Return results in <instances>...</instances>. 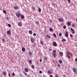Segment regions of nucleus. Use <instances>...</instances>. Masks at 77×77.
Instances as JSON below:
<instances>
[{"mask_svg":"<svg viewBox=\"0 0 77 77\" xmlns=\"http://www.w3.org/2000/svg\"><path fill=\"white\" fill-rule=\"evenodd\" d=\"M48 72L49 74H52L51 72V71L50 70H48Z\"/></svg>","mask_w":77,"mask_h":77,"instance_id":"16","label":"nucleus"},{"mask_svg":"<svg viewBox=\"0 0 77 77\" xmlns=\"http://www.w3.org/2000/svg\"><path fill=\"white\" fill-rule=\"evenodd\" d=\"M67 24L68 26H71V23H70V22H67Z\"/></svg>","mask_w":77,"mask_h":77,"instance_id":"27","label":"nucleus"},{"mask_svg":"<svg viewBox=\"0 0 77 77\" xmlns=\"http://www.w3.org/2000/svg\"><path fill=\"white\" fill-rule=\"evenodd\" d=\"M50 23H51V20L50 21Z\"/></svg>","mask_w":77,"mask_h":77,"instance_id":"58","label":"nucleus"},{"mask_svg":"<svg viewBox=\"0 0 77 77\" xmlns=\"http://www.w3.org/2000/svg\"><path fill=\"white\" fill-rule=\"evenodd\" d=\"M8 27H11V25L10 24H8Z\"/></svg>","mask_w":77,"mask_h":77,"instance_id":"36","label":"nucleus"},{"mask_svg":"<svg viewBox=\"0 0 77 77\" xmlns=\"http://www.w3.org/2000/svg\"><path fill=\"white\" fill-rule=\"evenodd\" d=\"M56 53V50H54L53 51L52 55L54 58H55V57H56V56H57V54Z\"/></svg>","mask_w":77,"mask_h":77,"instance_id":"1","label":"nucleus"},{"mask_svg":"<svg viewBox=\"0 0 77 77\" xmlns=\"http://www.w3.org/2000/svg\"><path fill=\"white\" fill-rule=\"evenodd\" d=\"M59 54L60 56H63V52H59Z\"/></svg>","mask_w":77,"mask_h":77,"instance_id":"13","label":"nucleus"},{"mask_svg":"<svg viewBox=\"0 0 77 77\" xmlns=\"http://www.w3.org/2000/svg\"><path fill=\"white\" fill-rule=\"evenodd\" d=\"M32 9L34 11H35V8L33 6L32 7Z\"/></svg>","mask_w":77,"mask_h":77,"instance_id":"19","label":"nucleus"},{"mask_svg":"<svg viewBox=\"0 0 77 77\" xmlns=\"http://www.w3.org/2000/svg\"><path fill=\"white\" fill-rule=\"evenodd\" d=\"M6 19H7V20H8V17H6Z\"/></svg>","mask_w":77,"mask_h":77,"instance_id":"55","label":"nucleus"},{"mask_svg":"<svg viewBox=\"0 0 77 77\" xmlns=\"http://www.w3.org/2000/svg\"><path fill=\"white\" fill-rule=\"evenodd\" d=\"M6 74H7V72H6V71H4L3 72V75L4 76H6Z\"/></svg>","mask_w":77,"mask_h":77,"instance_id":"12","label":"nucleus"},{"mask_svg":"<svg viewBox=\"0 0 77 77\" xmlns=\"http://www.w3.org/2000/svg\"><path fill=\"white\" fill-rule=\"evenodd\" d=\"M33 36H36V33H34L33 34Z\"/></svg>","mask_w":77,"mask_h":77,"instance_id":"43","label":"nucleus"},{"mask_svg":"<svg viewBox=\"0 0 77 77\" xmlns=\"http://www.w3.org/2000/svg\"><path fill=\"white\" fill-rule=\"evenodd\" d=\"M52 6H55L56 5V4H55L53 3L52 4Z\"/></svg>","mask_w":77,"mask_h":77,"instance_id":"42","label":"nucleus"},{"mask_svg":"<svg viewBox=\"0 0 77 77\" xmlns=\"http://www.w3.org/2000/svg\"><path fill=\"white\" fill-rule=\"evenodd\" d=\"M63 77H66V76H65V75H63Z\"/></svg>","mask_w":77,"mask_h":77,"instance_id":"56","label":"nucleus"},{"mask_svg":"<svg viewBox=\"0 0 77 77\" xmlns=\"http://www.w3.org/2000/svg\"><path fill=\"white\" fill-rule=\"evenodd\" d=\"M72 69L74 72H75V73L77 71V68H76L75 67H73L72 68Z\"/></svg>","mask_w":77,"mask_h":77,"instance_id":"3","label":"nucleus"},{"mask_svg":"<svg viewBox=\"0 0 77 77\" xmlns=\"http://www.w3.org/2000/svg\"><path fill=\"white\" fill-rule=\"evenodd\" d=\"M15 73H14V72H13L12 73V76L13 77H14V76H15Z\"/></svg>","mask_w":77,"mask_h":77,"instance_id":"34","label":"nucleus"},{"mask_svg":"<svg viewBox=\"0 0 77 77\" xmlns=\"http://www.w3.org/2000/svg\"><path fill=\"white\" fill-rule=\"evenodd\" d=\"M32 69H35V66L33 65H32Z\"/></svg>","mask_w":77,"mask_h":77,"instance_id":"26","label":"nucleus"},{"mask_svg":"<svg viewBox=\"0 0 77 77\" xmlns=\"http://www.w3.org/2000/svg\"><path fill=\"white\" fill-rule=\"evenodd\" d=\"M49 30L51 32H52V31L53 30V29L52 28H49Z\"/></svg>","mask_w":77,"mask_h":77,"instance_id":"25","label":"nucleus"},{"mask_svg":"<svg viewBox=\"0 0 77 77\" xmlns=\"http://www.w3.org/2000/svg\"><path fill=\"white\" fill-rule=\"evenodd\" d=\"M62 34L60 32L59 34V36H62Z\"/></svg>","mask_w":77,"mask_h":77,"instance_id":"33","label":"nucleus"},{"mask_svg":"<svg viewBox=\"0 0 77 77\" xmlns=\"http://www.w3.org/2000/svg\"><path fill=\"white\" fill-rule=\"evenodd\" d=\"M53 45L54 46V47H57V44L55 42H53Z\"/></svg>","mask_w":77,"mask_h":77,"instance_id":"7","label":"nucleus"},{"mask_svg":"<svg viewBox=\"0 0 77 77\" xmlns=\"http://www.w3.org/2000/svg\"><path fill=\"white\" fill-rule=\"evenodd\" d=\"M76 21H77V18L76 19Z\"/></svg>","mask_w":77,"mask_h":77,"instance_id":"57","label":"nucleus"},{"mask_svg":"<svg viewBox=\"0 0 77 77\" xmlns=\"http://www.w3.org/2000/svg\"><path fill=\"white\" fill-rule=\"evenodd\" d=\"M17 24L19 26H22V23L21 22H18Z\"/></svg>","mask_w":77,"mask_h":77,"instance_id":"9","label":"nucleus"},{"mask_svg":"<svg viewBox=\"0 0 77 77\" xmlns=\"http://www.w3.org/2000/svg\"><path fill=\"white\" fill-rule=\"evenodd\" d=\"M70 37H73V36H72V35H71V34H70Z\"/></svg>","mask_w":77,"mask_h":77,"instance_id":"47","label":"nucleus"},{"mask_svg":"<svg viewBox=\"0 0 77 77\" xmlns=\"http://www.w3.org/2000/svg\"><path fill=\"white\" fill-rule=\"evenodd\" d=\"M29 63H30L31 64H32V62L31 60H29Z\"/></svg>","mask_w":77,"mask_h":77,"instance_id":"30","label":"nucleus"},{"mask_svg":"<svg viewBox=\"0 0 77 77\" xmlns=\"http://www.w3.org/2000/svg\"><path fill=\"white\" fill-rule=\"evenodd\" d=\"M67 56L69 58V59H70V58H71V57H70V56H69V55H67Z\"/></svg>","mask_w":77,"mask_h":77,"instance_id":"41","label":"nucleus"},{"mask_svg":"<svg viewBox=\"0 0 77 77\" xmlns=\"http://www.w3.org/2000/svg\"><path fill=\"white\" fill-rule=\"evenodd\" d=\"M22 51H25L26 50L25 49V48H22Z\"/></svg>","mask_w":77,"mask_h":77,"instance_id":"17","label":"nucleus"},{"mask_svg":"<svg viewBox=\"0 0 77 77\" xmlns=\"http://www.w3.org/2000/svg\"><path fill=\"white\" fill-rule=\"evenodd\" d=\"M68 1L69 3H71V0H68Z\"/></svg>","mask_w":77,"mask_h":77,"instance_id":"46","label":"nucleus"},{"mask_svg":"<svg viewBox=\"0 0 77 77\" xmlns=\"http://www.w3.org/2000/svg\"><path fill=\"white\" fill-rule=\"evenodd\" d=\"M35 23L36 24H37V25L39 26V22H38V21H36L35 22Z\"/></svg>","mask_w":77,"mask_h":77,"instance_id":"20","label":"nucleus"},{"mask_svg":"<svg viewBox=\"0 0 77 77\" xmlns=\"http://www.w3.org/2000/svg\"><path fill=\"white\" fill-rule=\"evenodd\" d=\"M49 51H51L52 50V49H51L50 48V49H49Z\"/></svg>","mask_w":77,"mask_h":77,"instance_id":"48","label":"nucleus"},{"mask_svg":"<svg viewBox=\"0 0 77 77\" xmlns=\"http://www.w3.org/2000/svg\"><path fill=\"white\" fill-rule=\"evenodd\" d=\"M49 76L50 77H53V76L52 75H50Z\"/></svg>","mask_w":77,"mask_h":77,"instance_id":"45","label":"nucleus"},{"mask_svg":"<svg viewBox=\"0 0 77 77\" xmlns=\"http://www.w3.org/2000/svg\"><path fill=\"white\" fill-rule=\"evenodd\" d=\"M75 62H77V59L76 58L75 59Z\"/></svg>","mask_w":77,"mask_h":77,"instance_id":"54","label":"nucleus"},{"mask_svg":"<svg viewBox=\"0 0 77 77\" xmlns=\"http://www.w3.org/2000/svg\"><path fill=\"white\" fill-rule=\"evenodd\" d=\"M57 66L58 67H59V68H60V64H58Z\"/></svg>","mask_w":77,"mask_h":77,"instance_id":"44","label":"nucleus"},{"mask_svg":"<svg viewBox=\"0 0 77 77\" xmlns=\"http://www.w3.org/2000/svg\"><path fill=\"white\" fill-rule=\"evenodd\" d=\"M16 16L17 17H20L21 16V13H17L16 14Z\"/></svg>","mask_w":77,"mask_h":77,"instance_id":"2","label":"nucleus"},{"mask_svg":"<svg viewBox=\"0 0 77 77\" xmlns=\"http://www.w3.org/2000/svg\"><path fill=\"white\" fill-rule=\"evenodd\" d=\"M53 36H54V37H55V38L57 36L56 34L55 33H54L53 34Z\"/></svg>","mask_w":77,"mask_h":77,"instance_id":"28","label":"nucleus"},{"mask_svg":"<svg viewBox=\"0 0 77 77\" xmlns=\"http://www.w3.org/2000/svg\"><path fill=\"white\" fill-rule=\"evenodd\" d=\"M62 42H64V41H66V39H63L62 40Z\"/></svg>","mask_w":77,"mask_h":77,"instance_id":"31","label":"nucleus"},{"mask_svg":"<svg viewBox=\"0 0 77 77\" xmlns=\"http://www.w3.org/2000/svg\"><path fill=\"white\" fill-rule=\"evenodd\" d=\"M44 60H45L46 61H47L48 60V59H47V57H45L44 58Z\"/></svg>","mask_w":77,"mask_h":77,"instance_id":"22","label":"nucleus"},{"mask_svg":"<svg viewBox=\"0 0 77 77\" xmlns=\"http://www.w3.org/2000/svg\"><path fill=\"white\" fill-rule=\"evenodd\" d=\"M63 27L64 29H65L66 28V26H63Z\"/></svg>","mask_w":77,"mask_h":77,"instance_id":"37","label":"nucleus"},{"mask_svg":"<svg viewBox=\"0 0 77 77\" xmlns=\"http://www.w3.org/2000/svg\"><path fill=\"white\" fill-rule=\"evenodd\" d=\"M24 70L25 72H29V68H27V67H25L24 68Z\"/></svg>","mask_w":77,"mask_h":77,"instance_id":"4","label":"nucleus"},{"mask_svg":"<svg viewBox=\"0 0 77 77\" xmlns=\"http://www.w3.org/2000/svg\"><path fill=\"white\" fill-rule=\"evenodd\" d=\"M2 41H5V40L4 39H2Z\"/></svg>","mask_w":77,"mask_h":77,"instance_id":"53","label":"nucleus"},{"mask_svg":"<svg viewBox=\"0 0 77 77\" xmlns=\"http://www.w3.org/2000/svg\"><path fill=\"white\" fill-rule=\"evenodd\" d=\"M8 75H9V77H11V76L10 75V73H8Z\"/></svg>","mask_w":77,"mask_h":77,"instance_id":"52","label":"nucleus"},{"mask_svg":"<svg viewBox=\"0 0 77 77\" xmlns=\"http://www.w3.org/2000/svg\"><path fill=\"white\" fill-rule=\"evenodd\" d=\"M31 41L32 42H35V39L33 38H31Z\"/></svg>","mask_w":77,"mask_h":77,"instance_id":"10","label":"nucleus"},{"mask_svg":"<svg viewBox=\"0 0 77 77\" xmlns=\"http://www.w3.org/2000/svg\"><path fill=\"white\" fill-rule=\"evenodd\" d=\"M21 18H22V19H23L24 18V16L22 15H21Z\"/></svg>","mask_w":77,"mask_h":77,"instance_id":"29","label":"nucleus"},{"mask_svg":"<svg viewBox=\"0 0 77 77\" xmlns=\"http://www.w3.org/2000/svg\"><path fill=\"white\" fill-rule=\"evenodd\" d=\"M38 10L39 12H41V8H39L38 9Z\"/></svg>","mask_w":77,"mask_h":77,"instance_id":"32","label":"nucleus"},{"mask_svg":"<svg viewBox=\"0 0 77 77\" xmlns=\"http://www.w3.org/2000/svg\"><path fill=\"white\" fill-rule=\"evenodd\" d=\"M11 32L10 30L7 31V35H11Z\"/></svg>","mask_w":77,"mask_h":77,"instance_id":"8","label":"nucleus"},{"mask_svg":"<svg viewBox=\"0 0 77 77\" xmlns=\"http://www.w3.org/2000/svg\"><path fill=\"white\" fill-rule=\"evenodd\" d=\"M40 43H41V45H43V44H44V43L43 42V41H42V40H41L40 41Z\"/></svg>","mask_w":77,"mask_h":77,"instance_id":"21","label":"nucleus"},{"mask_svg":"<svg viewBox=\"0 0 77 77\" xmlns=\"http://www.w3.org/2000/svg\"><path fill=\"white\" fill-rule=\"evenodd\" d=\"M58 62L59 63H60V64L62 63V60H59Z\"/></svg>","mask_w":77,"mask_h":77,"instance_id":"24","label":"nucleus"},{"mask_svg":"<svg viewBox=\"0 0 77 77\" xmlns=\"http://www.w3.org/2000/svg\"><path fill=\"white\" fill-rule=\"evenodd\" d=\"M29 34H31V35H32V33H33V32H32V30H30L29 31Z\"/></svg>","mask_w":77,"mask_h":77,"instance_id":"14","label":"nucleus"},{"mask_svg":"<svg viewBox=\"0 0 77 77\" xmlns=\"http://www.w3.org/2000/svg\"><path fill=\"white\" fill-rule=\"evenodd\" d=\"M65 33L66 37H68V31H66Z\"/></svg>","mask_w":77,"mask_h":77,"instance_id":"11","label":"nucleus"},{"mask_svg":"<svg viewBox=\"0 0 77 77\" xmlns=\"http://www.w3.org/2000/svg\"><path fill=\"white\" fill-rule=\"evenodd\" d=\"M72 27H75V25H74V24H72Z\"/></svg>","mask_w":77,"mask_h":77,"instance_id":"49","label":"nucleus"},{"mask_svg":"<svg viewBox=\"0 0 77 77\" xmlns=\"http://www.w3.org/2000/svg\"><path fill=\"white\" fill-rule=\"evenodd\" d=\"M55 77H59V76L58 75H56Z\"/></svg>","mask_w":77,"mask_h":77,"instance_id":"51","label":"nucleus"},{"mask_svg":"<svg viewBox=\"0 0 77 77\" xmlns=\"http://www.w3.org/2000/svg\"><path fill=\"white\" fill-rule=\"evenodd\" d=\"M24 74V75H25L26 76H27V73H26V72H24L23 73Z\"/></svg>","mask_w":77,"mask_h":77,"instance_id":"35","label":"nucleus"},{"mask_svg":"<svg viewBox=\"0 0 77 77\" xmlns=\"http://www.w3.org/2000/svg\"><path fill=\"white\" fill-rule=\"evenodd\" d=\"M40 62H42V60H41V59H40Z\"/></svg>","mask_w":77,"mask_h":77,"instance_id":"50","label":"nucleus"},{"mask_svg":"<svg viewBox=\"0 0 77 77\" xmlns=\"http://www.w3.org/2000/svg\"><path fill=\"white\" fill-rule=\"evenodd\" d=\"M59 21H60V22H63V21H64V20H63V19L62 18H60L58 19Z\"/></svg>","mask_w":77,"mask_h":77,"instance_id":"5","label":"nucleus"},{"mask_svg":"<svg viewBox=\"0 0 77 77\" xmlns=\"http://www.w3.org/2000/svg\"><path fill=\"white\" fill-rule=\"evenodd\" d=\"M3 13H4V14H6L7 13H6V11H5V10H3Z\"/></svg>","mask_w":77,"mask_h":77,"instance_id":"23","label":"nucleus"},{"mask_svg":"<svg viewBox=\"0 0 77 77\" xmlns=\"http://www.w3.org/2000/svg\"><path fill=\"white\" fill-rule=\"evenodd\" d=\"M39 73L40 74H42V72L41 70H40L39 71Z\"/></svg>","mask_w":77,"mask_h":77,"instance_id":"40","label":"nucleus"},{"mask_svg":"<svg viewBox=\"0 0 77 77\" xmlns=\"http://www.w3.org/2000/svg\"><path fill=\"white\" fill-rule=\"evenodd\" d=\"M71 30L72 31L71 32L72 33V34H75V31H74V30L72 28H71Z\"/></svg>","mask_w":77,"mask_h":77,"instance_id":"6","label":"nucleus"},{"mask_svg":"<svg viewBox=\"0 0 77 77\" xmlns=\"http://www.w3.org/2000/svg\"><path fill=\"white\" fill-rule=\"evenodd\" d=\"M29 56H32V52H29Z\"/></svg>","mask_w":77,"mask_h":77,"instance_id":"18","label":"nucleus"},{"mask_svg":"<svg viewBox=\"0 0 77 77\" xmlns=\"http://www.w3.org/2000/svg\"><path fill=\"white\" fill-rule=\"evenodd\" d=\"M67 54H69V51H67L66 52Z\"/></svg>","mask_w":77,"mask_h":77,"instance_id":"38","label":"nucleus"},{"mask_svg":"<svg viewBox=\"0 0 77 77\" xmlns=\"http://www.w3.org/2000/svg\"><path fill=\"white\" fill-rule=\"evenodd\" d=\"M47 37H48L49 38H51L50 36H49V35H47Z\"/></svg>","mask_w":77,"mask_h":77,"instance_id":"39","label":"nucleus"},{"mask_svg":"<svg viewBox=\"0 0 77 77\" xmlns=\"http://www.w3.org/2000/svg\"><path fill=\"white\" fill-rule=\"evenodd\" d=\"M14 9L15 10H17V9H18V7L17 6H15L14 7Z\"/></svg>","mask_w":77,"mask_h":77,"instance_id":"15","label":"nucleus"}]
</instances>
